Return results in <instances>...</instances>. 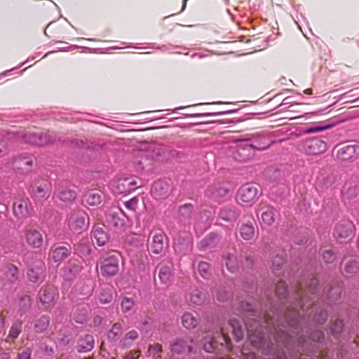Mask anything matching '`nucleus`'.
Instances as JSON below:
<instances>
[{
  "mask_svg": "<svg viewBox=\"0 0 359 359\" xmlns=\"http://www.w3.org/2000/svg\"><path fill=\"white\" fill-rule=\"evenodd\" d=\"M318 285V280L316 278H313L310 280V283L306 286L305 290L303 291L302 286L300 285L298 289L297 295L299 297L298 300V306L301 307V312L299 310H297L296 307L287 309V311L284 315L285 320L287 325L290 327H294L299 322V317L303 315L305 311L304 307H306V310L308 311L311 306H313L312 310L314 308L313 302L312 299L308 297L309 294H314L315 289Z\"/></svg>",
  "mask_w": 359,
  "mask_h": 359,
  "instance_id": "nucleus-1",
  "label": "nucleus"
},
{
  "mask_svg": "<svg viewBox=\"0 0 359 359\" xmlns=\"http://www.w3.org/2000/svg\"><path fill=\"white\" fill-rule=\"evenodd\" d=\"M253 325L249 320L245 321V326L248 334V339L252 346L257 348H263L264 353L266 355H269L272 351L273 342L269 340V342L265 341L262 327L259 326V323L252 319Z\"/></svg>",
  "mask_w": 359,
  "mask_h": 359,
  "instance_id": "nucleus-2",
  "label": "nucleus"
},
{
  "mask_svg": "<svg viewBox=\"0 0 359 359\" xmlns=\"http://www.w3.org/2000/svg\"><path fill=\"white\" fill-rule=\"evenodd\" d=\"M204 341L203 348L208 353L215 351L219 344L221 346H225L227 352H230L232 348L231 339L224 332V327L220 329V332L217 334V336H212L207 334L204 337Z\"/></svg>",
  "mask_w": 359,
  "mask_h": 359,
  "instance_id": "nucleus-3",
  "label": "nucleus"
},
{
  "mask_svg": "<svg viewBox=\"0 0 359 359\" xmlns=\"http://www.w3.org/2000/svg\"><path fill=\"white\" fill-rule=\"evenodd\" d=\"M119 254L113 252L100 259L101 274L106 277L115 276L119 270Z\"/></svg>",
  "mask_w": 359,
  "mask_h": 359,
  "instance_id": "nucleus-4",
  "label": "nucleus"
},
{
  "mask_svg": "<svg viewBox=\"0 0 359 359\" xmlns=\"http://www.w3.org/2000/svg\"><path fill=\"white\" fill-rule=\"evenodd\" d=\"M266 146L255 144L248 140H241L237 142L234 158L240 161H245L251 158L255 149H265Z\"/></svg>",
  "mask_w": 359,
  "mask_h": 359,
  "instance_id": "nucleus-5",
  "label": "nucleus"
},
{
  "mask_svg": "<svg viewBox=\"0 0 359 359\" xmlns=\"http://www.w3.org/2000/svg\"><path fill=\"white\" fill-rule=\"evenodd\" d=\"M264 322L269 332L273 335V340L278 346H279V344L283 345L287 343L290 338L289 334L279 325L276 324L275 325L273 317L266 314L264 316Z\"/></svg>",
  "mask_w": 359,
  "mask_h": 359,
  "instance_id": "nucleus-6",
  "label": "nucleus"
},
{
  "mask_svg": "<svg viewBox=\"0 0 359 359\" xmlns=\"http://www.w3.org/2000/svg\"><path fill=\"white\" fill-rule=\"evenodd\" d=\"M86 214L83 210H73L67 217L68 226L74 232H81L87 229L88 223L86 221Z\"/></svg>",
  "mask_w": 359,
  "mask_h": 359,
  "instance_id": "nucleus-7",
  "label": "nucleus"
},
{
  "mask_svg": "<svg viewBox=\"0 0 359 359\" xmlns=\"http://www.w3.org/2000/svg\"><path fill=\"white\" fill-rule=\"evenodd\" d=\"M29 193L33 199H47L51 194L50 183L44 179L36 181L30 186Z\"/></svg>",
  "mask_w": 359,
  "mask_h": 359,
  "instance_id": "nucleus-8",
  "label": "nucleus"
},
{
  "mask_svg": "<svg viewBox=\"0 0 359 359\" xmlns=\"http://www.w3.org/2000/svg\"><path fill=\"white\" fill-rule=\"evenodd\" d=\"M303 149L307 155L317 156L327 150V144L326 142L320 138H309L303 142Z\"/></svg>",
  "mask_w": 359,
  "mask_h": 359,
  "instance_id": "nucleus-9",
  "label": "nucleus"
},
{
  "mask_svg": "<svg viewBox=\"0 0 359 359\" xmlns=\"http://www.w3.org/2000/svg\"><path fill=\"white\" fill-rule=\"evenodd\" d=\"M32 210V205L28 198H17L13 202V214L19 219H25L29 217Z\"/></svg>",
  "mask_w": 359,
  "mask_h": 359,
  "instance_id": "nucleus-10",
  "label": "nucleus"
},
{
  "mask_svg": "<svg viewBox=\"0 0 359 359\" xmlns=\"http://www.w3.org/2000/svg\"><path fill=\"white\" fill-rule=\"evenodd\" d=\"M112 186L113 191L118 194H128L137 188V182L134 177L119 179Z\"/></svg>",
  "mask_w": 359,
  "mask_h": 359,
  "instance_id": "nucleus-11",
  "label": "nucleus"
},
{
  "mask_svg": "<svg viewBox=\"0 0 359 359\" xmlns=\"http://www.w3.org/2000/svg\"><path fill=\"white\" fill-rule=\"evenodd\" d=\"M257 192L258 189L255 185L246 184L240 188L237 198L241 202L249 203L256 198Z\"/></svg>",
  "mask_w": 359,
  "mask_h": 359,
  "instance_id": "nucleus-12",
  "label": "nucleus"
},
{
  "mask_svg": "<svg viewBox=\"0 0 359 359\" xmlns=\"http://www.w3.org/2000/svg\"><path fill=\"white\" fill-rule=\"evenodd\" d=\"M358 147L354 144L343 145L337 151V157L341 161H352L358 156Z\"/></svg>",
  "mask_w": 359,
  "mask_h": 359,
  "instance_id": "nucleus-13",
  "label": "nucleus"
},
{
  "mask_svg": "<svg viewBox=\"0 0 359 359\" xmlns=\"http://www.w3.org/2000/svg\"><path fill=\"white\" fill-rule=\"evenodd\" d=\"M192 340L189 337L177 339L170 345V350L173 353H189L192 350Z\"/></svg>",
  "mask_w": 359,
  "mask_h": 359,
  "instance_id": "nucleus-14",
  "label": "nucleus"
},
{
  "mask_svg": "<svg viewBox=\"0 0 359 359\" xmlns=\"http://www.w3.org/2000/svg\"><path fill=\"white\" fill-rule=\"evenodd\" d=\"M25 236L27 243L33 248H39L43 243L41 233L32 226H26Z\"/></svg>",
  "mask_w": 359,
  "mask_h": 359,
  "instance_id": "nucleus-15",
  "label": "nucleus"
},
{
  "mask_svg": "<svg viewBox=\"0 0 359 359\" xmlns=\"http://www.w3.org/2000/svg\"><path fill=\"white\" fill-rule=\"evenodd\" d=\"M57 295L56 289L52 286L43 287L39 293V299L41 304L48 309L53 306Z\"/></svg>",
  "mask_w": 359,
  "mask_h": 359,
  "instance_id": "nucleus-16",
  "label": "nucleus"
},
{
  "mask_svg": "<svg viewBox=\"0 0 359 359\" xmlns=\"http://www.w3.org/2000/svg\"><path fill=\"white\" fill-rule=\"evenodd\" d=\"M355 229L354 224L351 221H344L338 224L334 229V236L339 238H347L351 236Z\"/></svg>",
  "mask_w": 359,
  "mask_h": 359,
  "instance_id": "nucleus-17",
  "label": "nucleus"
},
{
  "mask_svg": "<svg viewBox=\"0 0 359 359\" xmlns=\"http://www.w3.org/2000/svg\"><path fill=\"white\" fill-rule=\"evenodd\" d=\"M70 255L69 248L65 246H55L51 248L49 257L55 263H61Z\"/></svg>",
  "mask_w": 359,
  "mask_h": 359,
  "instance_id": "nucleus-18",
  "label": "nucleus"
},
{
  "mask_svg": "<svg viewBox=\"0 0 359 359\" xmlns=\"http://www.w3.org/2000/svg\"><path fill=\"white\" fill-rule=\"evenodd\" d=\"M239 233L245 241L255 240L258 235L257 226L252 223L243 224L239 229Z\"/></svg>",
  "mask_w": 359,
  "mask_h": 359,
  "instance_id": "nucleus-19",
  "label": "nucleus"
},
{
  "mask_svg": "<svg viewBox=\"0 0 359 359\" xmlns=\"http://www.w3.org/2000/svg\"><path fill=\"white\" fill-rule=\"evenodd\" d=\"M81 263L78 260L71 259L64 268V276L67 280L75 278L81 271Z\"/></svg>",
  "mask_w": 359,
  "mask_h": 359,
  "instance_id": "nucleus-20",
  "label": "nucleus"
},
{
  "mask_svg": "<svg viewBox=\"0 0 359 359\" xmlns=\"http://www.w3.org/2000/svg\"><path fill=\"white\" fill-rule=\"evenodd\" d=\"M102 196V193L100 190L91 189L84 194L83 201L86 205L95 206L101 203Z\"/></svg>",
  "mask_w": 359,
  "mask_h": 359,
  "instance_id": "nucleus-21",
  "label": "nucleus"
},
{
  "mask_svg": "<svg viewBox=\"0 0 359 359\" xmlns=\"http://www.w3.org/2000/svg\"><path fill=\"white\" fill-rule=\"evenodd\" d=\"M169 185L162 181H156L153 184L151 194L153 196L158 199L165 198L168 195Z\"/></svg>",
  "mask_w": 359,
  "mask_h": 359,
  "instance_id": "nucleus-22",
  "label": "nucleus"
},
{
  "mask_svg": "<svg viewBox=\"0 0 359 359\" xmlns=\"http://www.w3.org/2000/svg\"><path fill=\"white\" fill-rule=\"evenodd\" d=\"M43 262L38 261L35 266L31 267L27 271L29 280L33 283L42 280L43 277Z\"/></svg>",
  "mask_w": 359,
  "mask_h": 359,
  "instance_id": "nucleus-23",
  "label": "nucleus"
},
{
  "mask_svg": "<svg viewBox=\"0 0 359 359\" xmlns=\"http://www.w3.org/2000/svg\"><path fill=\"white\" fill-rule=\"evenodd\" d=\"M164 249V235L162 233H156L152 236L149 243L150 251L156 255L163 252Z\"/></svg>",
  "mask_w": 359,
  "mask_h": 359,
  "instance_id": "nucleus-24",
  "label": "nucleus"
},
{
  "mask_svg": "<svg viewBox=\"0 0 359 359\" xmlns=\"http://www.w3.org/2000/svg\"><path fill=\"white\" fill-rule=\"evenodd\" d=\"M318 181L325 188H332L337 185L339 177L334 172H325L320 175Z\"/></svg>",
  "mask_w": 359,
  "mask_h": 359,
  "instance_id": "nucleus-25",
  "label": "nucleus"
},
{
  "mask_svg": "<svg viewBox=\"0 0 359 359\" xmlns=\"http://www.w3.org/2000/svg\"><path fill=\"white\" fill-rule=\"evenodd\" d=\"M191 248L192 243L189 238H179L174 243V249L179 254H186Z\"/></svg>",
  "mask_w": 359,
  "mask_h": 359,
  "instance_id": "nucleus-26",
  "label": "nucleus"
},
{
  "mask_svg": "<svg viewBox=\"0 0 359 359\" xmlns=\"http://www.w3.org/2000/svg\"><path fill=\"white\" fill-rule=\"evenodd\" d=\"M33 164V158L31 156H20L13 161V167L19 170L28 171Z\"/></svg>",
  "mask_w": 359,
  "mask_h": 359,
  "instance_id": "nucleus-27",
  "label": "nucleus"
},
{
  "mask_svg": "<svg viewBox=\"0 0 359 359\" xmlns=\"http://www.w3.org/2000/svg\"><path fill=\"white\" fill-rule=\"evenodd\" d=\"M95 344V339L93 335L86 334L82 337L78 341L77 348L80 352H86L90 351Z\"/></svg>",
  "mask_w": 359,
  "mask_h": 359,
  "instance_id": "nucleus-28",
  "label": "nucleus"
},
{
  "mask_svg": "<svg viewBox=\"0 0 359 359\" xmlns=\"http://www.w3.org/2000/svg\"><path fill=\"white\" fill-rule=\"evenodd\" d=\"M158 278L162 283H167L171 276L172 265L170 262H161L158 266Z\"/></svg>",
  "mask_w": 359,
  "mask_h": 359,
  "instance_id": "nucleus-29",
  "label": "nucleus"
},
{
  "mask_svg": "<svg viewBox=\"0 0 359 359\" xmlns=\"http://www.w3.org/2000/svg\"><path fill=\"white\" fill-rule=\"evenodd\" d=\"M93 237L99 246L104 245L109 241L107 233L100 226L93 229Z\"/></svg>",
  "mask_w": 359,
  "mask_h": 359,
  "instance_id": "nucleus-30",
  "label": "nucleus"
},
{
  "mask_svg": "<svg viewBox=\"0 0 359 359\" xmlns=\"http://www.w3.org/2000/svg\"><path fill=\"white\" fill-rule=\"evenodd\" d=\"M56 135L49 131H40V135L37 140H35L36 145L46 146L49 144L53 143L55 141Z\"/></svg>",
  "mask_w": 359,
  "mask_h": 359,
  "instance_id": "nucleus-31",
  "label": "nucleus"
},
{
  "mask_svg": "<svg viewBox=\"0 0 359 359\" xmlns=\"http://www.w3.org/2000/svg\"><path fill=\"white\" fill-rule=\"evenodd\" d=\"M341 195L344 201H351L359 195V188L355 184L345 185L341 191Z\"/></svg>",
  "mask_w": 359,
  "mask_h": 359,
  "instance_id": "nucleus-32",
  "label": "nucleus"
},
{
  "mask_svg": "<svg viewBox=\"0 0 359 359\" xmlns=\"http://www.w3.org/2000/svg\"><path fill=\"white\" fill-rule=\"evenodd\" d=\"M123 212L121 210H111L109 214V219L111 225L121 228L125 225V220L121 217Z\"/></svg>",
  "mask_w": 359,
  "mask_h": 359,
  "instance_id": "nucleus-33",
  "label": "nucleus"
},
{
  "mask_svg": "<svg viewBox=\"0 0 359 359\" xmlns=\"http://www.w3.org/2000/svg\"><path fill=\"white\" fill-rule=\"evenodd\" d=\"M182 323L184 327L192 329L198 325V319L193 313L186 312L182 316Z\"/></svg>",
  "mask_w": 359,
  "mask_h": 359,
  "instance_id": "nucleus-34",
  "label": "nucleus"
},
{
  "mask_svg": "<svg viewBox=\"0 0 359 359\" xmlns=\"http://www.w3.org/2000/svg\"><path fill=\"white\" fill-rule=\"evenodd\" d=\"M228 326L232 329V334H233L235 339L237 341H241L243 338L244 332L242 329L241 323L238 320L236 319H231L229 322Z\"/></svg>",
  "mask_w": 359,
  "mask_h": 359,
  "instance_id": "nucleus-35",
  "label": "nucleus"
},
{
  "mask_svg": "<svg viewBox=\"0 0 359 359\" xmlns=\"http://www.w3.org/2000/svg\"><path fill=\"white\" fill-rule=\"evenodd\" d=\"M261 218L265 224L268 226L271 225L275 222L276 210L272 207H266L262 210Z\"/></svg>",
  "mask_w": 359,
  "mask_h": 359,
  "instance_id": "nucleus-36",
  "label": "nucleus"
},
{
  "mask_svg": "<svg viewBox=\"0 0 359 359\" xmlns=\"http://www.w3.org/2000/svg\"><path fill=\"white\" fill-rule=\"evenodd\" d=\"M208 294L202 291L196 290L189 294V302L192 304L202 305L207 299Z\"/></svg>",
  "mask_w": 359,
  "mask_h": 359,
  "instance_id": "nucleus-37",
  "label": "nucleus"
},
{
  "mask_svg": "<svg viewBox=\"0 0 359 359\" xmlns=\"http://www.w3.org/2000/svg\"><path fill=\"white\" fill-rule=\"evenodd\" d=\"M50 324V318L47 316H42L35 320L34 329L37 333L45 332Z\"/></svg>",
  "mask_w": 359,
  "mask_h": 359,
  "instance_id": "nucleus-38",
  "label": "nucleus"
},
{
  "mask_svg": "<svg viewBox=\"0 0 359 359\" xmlns=\"http://www.w3.org/2000/svg\"><path fill=\"white\" fill-rule=\"evenodd\" d=\"M22 322H16L12 325L7 336L6 341L11 343L18 338L22 332Z\"/></svg>",
  "mask_w": 359,
  "mask_h": 359,
  "instance_id": "nucleus-39",
  "label": "nucleus"
},
{
  "mask_svg": "<svg viewBox=\"0 0 359 359\" xmlns=\"http://www.w3.org/2000/svg\"><path fill=\"white\" fill-rule=\"evenodd\" d=\"M57 196L60 200L64 202H71L76 198V194L72 189L64 188L58 191Z\"/></svg>",
  "mask_w": 359,
  "mask_h": 359,
  "instance_id": "nucleus-40",
  "label": "nucleus"
},
{
  "mask_svg": "<svg viewBox=\"0 0 359 359\" xmlns=\"http://www.w3.org/2000/svg\"><path fill=\"white\" fill-rule=\"evenodd\" d=\"M219 215L224 221H231L236 219L238 214L233 208L226 207L220 210Z\"/></svg>",
  "mask_w": 359,
  "mask_h": 359,
  "instance_id": "nucleus-41",
  "label": "nucleus"
},
{
  "mask_svg": "<svg viewBox=\"0 0 359 359\" xmlns=\"http://www.w3.org/2000/svg\"><path fill=\"white\" fill-rule=\"evenodd\" d=\"M139 334L138 332L135 330H130L128 332H127L124 337L121 341V346L125 348L130 346L132 342L137 339Z\"/></svg>",
  "mask_w": 359,
  "mask_h": 359,
  "instance_id": "nucleus-42",
  "label": "nucleus"
},
{
  "mask_svg": "<svg viewBox=\"0 0 359 359\" xmlns=\"http://www.w3.org/2000/svg\"><path fill=\"white\" fill-rule=\"evenodd\" d=\"M341 287L339 284H337L330 287L328 292L327 293L326 295L327 297L331 299L332 301H336L341 297Z\"/></svg>",
  "mask_w": 359,
  "mask_h": 359,
  "instance_id": "nucleus-43",
  "label": "nucleus"
},
{
  "mask_svg": "<svg viewBox=\"0 0 359 359\" xmlns=\"http://www.w3.org/2000/svg\"><path fill=\"white\" fill-rule=\"evenodd\" d=\"M123 327L120 323H114L108 332V338L116 340L122 333Z\"/></svg>",
  "mask_w": 359,
  "mask_h": 359,
  "instance_id": "nucleus-44",
  "label": "nucleus"
},
{
  "mask_svg": "<svg viewBox=\"0 0 359 359\" xmlns=\"http://www.w3.org/2000/svg\"><path fill=\"white\" fill-rule=\"evenodd\" d=\"M346 273L353 275L359 273V262L357 260L348 261L344 267Z\"/></svg>",
  "mask_w": 359,
  "mask_h": 359,
  "instance_id": "nucleus-45",
  "label": "nucleus"
},
{
  "mask_svg": "<svg viewBox=\"0 0 359 359\" xmlns=\"http://www.w3.org/2000/svg\"><path fill=\"white\" fill-rule=\"evenodd\" d=\"M88 317V310L85 308L78 309L74 313V320L78 323H83Z\"/></svg>",
  "mask_w": 359,
  "mask_h": 359,
  "instance_id": "nucleus-46",
  "label": "nucleus"
},
{
  "mask_svg": "<svg viewBox=\"0 0 359 359\" xmlns=\"http://www.w3.org/2000/svg\"><path fill=\"white\" fill-rule=\"evenodd\" d=\"M193 210L194 208L192 205L184 204L180 208V215L184 219H189L191 217Z\"/></svg>",
  "mask_w": 359,
  "mask_h": 359,
  "instance_id": "nucleus-47",
  "label": "nucleus"
},
{
  "mask_svg": "<svg viewBox=\"0 0 359 359\" xmlns=\"http://www.w3.org/2000/svg\"><path fill=\"white\" fill-rule=\"evenodd\" d=\"M100 302L102 304H108L113 299L112 290L110 288L103 289L99 296Z\"/></svg>",
  "mask_w": 359,
  "mask_h": 359,
  "instance_id": "nucleus-48",
  "label": "nucleus"
},
{
  "mask_svg": "<svg viewBox=\"0 0 359 359\" xmlns=\"http://www.w3.org/2000/svg\"><path fill=\"white\" fill-rule=\"evenodd\" d=\"M18 269L13 264H9L7 266L6 276L8 280L11 282L16 280L18 278Z\"/></svg>",
  "mask_w": 359,
  "mask_h": 359,
  "instance_id": "nucleus-49",
  "label": "nucleus"
},
{
  "mask_svg": "<svg viewBox=\"0 0 359 359\" xmlns=\"http://www.w3.org/2000/svg\"><path fill=\"white\" fill-rule=\"evenodd\" d=\"M135 305L134 300L132 298L125 297L121 302V308L123 313L131 311Z\"/></svg>",
  "mask_w": 359,
  "mask_h": 359,
  "instance_id": "nucleus-50",
  "label": "nucleus"
},
{
  "mask_svg": "<svg viewBox=\"0 0 359 359\" xmlns=\"http://www.w3.org/2000/svg\"><path fill=\"white\" fill-rule=\"evenodd\" d=\"M210 265L207 262H202L199 263L198 271L201 276H203L205 278H208L210 275Z\"/></svg>",
  "mask_w": 359,
  "mask_h": 359,
  "instance_id": "nucleus-51",
  "label": "nucleus"
},
{
  "mask_svg": "<svg viewBox=\"0 0 359 359\" xmlns=\"http://www.w3.org/2000/svg\"><path fill=\"white\" fill-rule=\"evenodd\" d=\"M276 293L280 299L285 297V296L287 293V286H286L285 282L279 281L277 283V285L276 287Z\"/></svg>",
  "mask_w": 359,
  "mask_h": 359,
  "instance_id": "nucleus-52",
  "label": "nucleus"
},
{
  "mask_svg": "<svg viewBox=\"0 0 359 359\" xmlns=\"http://www.w3.org/2000/svg\"><path fill=\"white\" fill-rule=\"evenodd\" d=\"M327 318V313L324 310H320V313L318 314L315 313L312 317L313 320L314 322L317 323L318 324L325 323Z\"/></svg>",
  "mask_w": 359,
  "mask_h": 359,
  "instance_id": "nucleus-53",
  "label": "nucleus"
},
{
  "mask_svg": "<svg viewBox=\"0 0 359 359\" xmlns=\"http://www.w3.org/2000/svg\"><path fill=\"white\" fill-rule=\"evenodd\" d=\"M40 131L29 132L24 135L25 140L30 144H35V140H37Z\"/></svg>",
  "mask_w": 359,
  "mask_h": 359,
  "instance_id": "nucleus-54",
  "label": "nucleus"
},
{
  "mask_svg": "<svg viewBox=\"0 0 359 359\" xmlns=\"http://www.w3.org/2000/svg\"><path fill=\"white\" fill-rule=\"evenodd\" d=\"M343 328V322L341 320H336L331 327L332 335L337 336L341 332Z\"/></svg>",
  "mask_w": 359,
  "mask_h": 359,
  "instance_id": "nucleus-55",
  "label": "nucleus"
},
{
  "mask_svg": "<svg viewBox=\"0 0 359 359\" xmlns=\"http://www.w3.org/2000/svg\"><path fill=\"white\" fill-rule=\"evenodd\" d=\"M323 260L326 263H332L335 259V255L331 250H324L322 251Z\"/></svg>",
  "mask_w": 359,
  "mask_h": 359,
  "instance_id": "nucleus-56",
  "label": "nucleus"
},
{
  "mask_svg": "<svg viewBox=\"0 0 359 359\" xmlns=\"http://www.w3.org/2000/svg\"><path fill=\"white\" fill-rule=\"evenodd\" d=\"M148 351L150 355H152L154 357H158L162 351V346L159 344L150 345Z\"/></svg>",
  "mask_w": 359,
  "mask_h": 359,
  "instance_id": "nucleus-57",
  "label": "nucleus"
},
{
  "mask_svg": "<svg viewBox=\"0 0 359 359\" xmlns=\"http://www.w3.org/2000/svg\"><path fill=\"white\" fill-rule=\"evenodd\" d=\"M137 203H138V199L136 197H134V198H131L130 200H129L128 201H127L125 203V205L127 209L132 210V211H135V210L137 207Z\"/></svg>",
  "mask_w": 359,
  "mask_h": 359,
  "instance_id": "nucleus-58",
  "label": "nucleus"
},
{
  "mask_svg": "<svg viewBox=\"0 0 359 359\" xmlns=\"http://www.w3.org/2000/svg\"><path fill=\"white\" fill-rule=\"evenodd\" d=\"M272 264L276 269H279L284 264L283 258L281 256H276L274 257Z\"/></svg>",
  "mask_w": 359,
  "mask_h": 359,
  "instance_id": "nucleus-59",
  "label": "nucleus"
},
{
  "mask_svg": "<svg viewBox=\"0 0 359 359\" xmlns=\"http://www.w3.org/2000/svg\"><path fill=\"white\" fill-rule=\"evenodd\" d=\"M227 194V191L224 189L219 188L212 192L211 195L215 198L223 197Z\"/></svg>",
  "mask_w": 359,
  "mask_h": 359,
  "instance_id": "nucleus-60",
  "label": "nucleus"
},
{
  "mask_svg": "<svg viewBox=\"0 0 359 359\" xmlns=\"http://www.w3.org/2000/svg\"><path fill=\"white\" fill-rule=\"evenodd\" d=\"M77 250L83 255H88L90 252V247L88 244L83 243L78 245Z\"/></svg>",
  "mask_w": 359,
  "mask_h": 359,
  "instance_id": "nucleus-61",
  "label": "nucleus"
},
{
  "mask_svg": "<svg viewBox=\"0 0 359 359\" xmlns=\"http://www.w3.org/2000/svg\"><path fill=\"white\" fill-rule=\"evenodd\" d=\"M241 355L242 359H257L255 354L252 352L247 353L245 352V349L243 348L241 350Z\"/></svg>",
  "mask_w": 359,
  "mask_h": 359,
  "instance_id": "nucleus-62",
  "label": "nucleus"
},
{
  "mask_svg": "<svg viewBox=\"0 0 359 359\" xmlns=\"http://www.w3.org/2000/svg\"><path fill=\"white\" fill-rule=\"evenodd\" d=\"M140 356V351H131L128 353L123 359H139Z\"/></svg>",
  "mask_w": 359,
  "mask_h": 359,
  "instance_id": "nucleus-63",
  "label": "nucleus"
},
{
  "mask_svg": "<svg viewBox=\"0 0 359 359\" xmlns=\"http://www.w3.org/2000/svg\"><path fill=\"white\" fill-rule=\"evenodd\" d=\"M30 355V351L29 350H26L18 355V359H29Z\"/></svg>",
  "mask_w": 359,
  "mask_h": 359,
  "instance_id": "nucleus-64",
  "label": "nucleus"
}]
</instances>
